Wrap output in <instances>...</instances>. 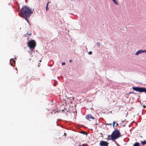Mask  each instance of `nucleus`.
Wrapping results in <instances>:
<instances>
[{"label": "nucleus", "mask_w": 146, "mask_h": 146, "mask_svg": "<svg viewBox=\"0 0 146 146\" xmlns=\"http://www.w3.org/2000/svg\"><path fill=\"white\" fill-rule=\"evenodd\" d=\"M108 144L106 141H102L100 142V146H108Z\"/></svg>", "instance_id": "obj_5"}, {"label": "nucleus", "mask_w": 146, "mask_h": 146, "mask_svg": "<svg viewBox=\"0 0 146 146\" xmlns=\"http://www.w3.org/2000/svg\"><path fill=\"white\" fill-rule=\"evenodd\" d=\"M133 146H140L139 143L138 142L135 143L133 145Z\"/></svg>", "instance_id": "obj_9"}, {"label": "nucleus", "mask_w": 146, "mask_h": 146, "mask_svg": "<svg viewBox=\"0 0 146 146\" xmlns=\"http://www.w3.org/2000/svg\"><path fill=\"white\" fill-rule=\"evenodd\" d=\"M28 46L32 49L35 48L36 45V43L35 40H30L28 42Z\"/></svg>", "instance_id": "obj_4"}, {"label": "nucleus", "mask_w": 146, "mask_h": 146, "mask_svg": "<svg viewBox=\"0 0 146 146\" xmlns=\"http://www.w3.org/2000/svg\"><path fill=\"white\" fill-rule=\"evenodd\" d=\"M60 112V110L59 111L58 109H56L55 110H53L52 111H51V113H53V112H54V113L55 114L56 113Z\"/></svg>", "instance_id": "obj_8"}, {"label": "nucleus", "mask_w": 146, "mask_h": 146, "mask_svg": "<svg viewBox=\"0 0 146 146\" xmlns=\"http://www.w3.org/2000/svg\"><path fill=\"white\" fill-rule=\"evenodd\" d=\"M65 62H62V65H65Z\"/></svg>", "instance_id": "obj_17"}, {"label": "nucleus", "mask_w": 146, "mask_h": 146, "mask_svg": "<svg viewBox=\"0 0 146 146\" xmlns=\"http://www.w3.org/2000/svg\"><path fill=\"white\" fill-rule=\"evenodd\" d=\"M62 111H64V110H62Z\"/></svg>", "instance_id": "obj_30"}, {"label": "nucleus", "mask_w": 146, "mask_h": 146, "mask_svg": "<svg viewBox=\"0 0 146 146\" xmlns=\"http://www.w3.org/2000/svg\"><path fill=\"white\" fill-rule=\"evenodd\" d=\"M86 133V132H85L84 131L83 133Z\"/></svg>", "instance_id": "obj_29"}, {"label": "nucleus", "mask_w": 146, "mask_h": 146, "mask_svg": "<svg viewBox=\"0 0 146 146\" xmlns=\"http://www.w3.org/2000/svg\"><path fill=\"white\" fill-rule=\"evenodd\" d=\"M16 70H17V68H16Z\"/></svg>", "instance_id": "obj_27"}, {"label": "nucleus", "mask_w": 146, "mask_h": 146, "mask_svg": "<svg viewBox=\"0 0 146 146\" xmlns=\"http://www.w3.org/2000/svg\"><path fill=\"white\" fill-rule=\"evenodd\" d=\"M78 146H85V145H79Z\"/></svg>", "instance_id": "obj_18"}, {"label": "nucleus", "mask_w": 146, "mask_h": 146, "mask_svg": "<svg viewBox=\"0 0 146 146\" xmlns=\"http://www.w3.org/2000/svg\"><path fill=\"white\" fill-rule=\"evenodd\" d=\"M135 92H130L129 94H135Z\"/></svg>", "instance_id": "obj_15"}, {"label": "nucleus", "mask_w": 146, "mask_h": 146, "mask_svg": "<svg viewBox=\"0 0 146 146\" xmlns=\"http://www.w3.org/2000/svg\"><path fill=\"white\" fill-rule=\"evenodd\" d=\"M72 60H70V62H72Z\"/></svg>", "instance_id": "obj_19"}, {"label": "nucleus", "mask_w": 146, "mask_h": 146, "mask_svg": "<svg viewBox=\"0 0 146 146\" xmlns=\"http://www.w3.org/2000/svg\"><path fill=\"white\" fill-rule=\"evenodd\" d=\"M66 135V133H64V135Z\"/></svg>", "instance_id": "obj_26"}, {"label": "nucleus", "mask_w": 146, "mask_h": 146, "mask_svg": "<svg viewBox=\"0 0 146 146\" xmlns=\"http://www.w3.org/2000/svg\"><path fill=\"white\" fill-rule=\"evenodd\" d=\"M11 61H12L13 62H14V64L15 63V60L14 59H11L10 60V62H11Z\"/></svg>", "instance_id": "obj_13"}, {"label": "nucleus", "mask_w": 146, "mask_h": 146, "mask_svg": "<svg viewBox=\"0 0 146 146\" xmlns=\"http://www.w3.org/2000/svg\"><path fill=\"white\" fill-rule=\"evenodd\" d=\"M86 133V132H85L84 131L83 133Z\"/></svg>", "instance_id": "obj_28"}, {"label": "nucleus", "mask_w": 146, "mask_h": 146, "mask_svg": "<svg viewBox=\"0 0 146 146\" xmlns=\"http://www.w3.org/2000/svg\"><path fill=\"white\" fill-rule=\"evenodd\" d=\"M11 65L12 66H13V63H11Z\"/></svg>", "instance_id": "obj_20"}, {"label": "nucleus", "mask_w": 146, "mask_h": 146, "mask_svg": "<svg viewBox=\"0 0 146 146\" xmlns=\"http://www.w3.org/2000/svg\"><path fill=\"white\" fill-rule=\"evenodd\" d=\"M49 3V2H48V3H47L46 5V11H47L48 10V5Z\"/></svg>", "instance_id": "obj_10"}, {"label": "nucleus", "mask_w": 146, "mask_h": 146, "mask_svg": "<svg viewBox=\"0 0 146 146\" xmlns=\"http://www.w3.org/2000/svg\"><path fill=\"white\" fill-rule=\"evenodd\" d=\"M92 53V51H90L88 52V54H91Z\"/></svg>", "instance_id": "obj_14"}, {"label": "nucleus", "mask_w": 146, "mask_h": 146, "mask_svg": "<svg viewBox=\"0 0 146 146\" xmlns=\"http://www.w3.org/2000/svg\"><path fill=\"white\" fill-rule=\"evenodd\" d=\"M29 35H31V33H30V34H28Z\"/></svg>", "instance_id": "obj_23"}, {"label": "nucleus", "mask_w": 146, "mask_h": 146, "mask_svg": "<svg viewBox=\"0 0 146 146\" xmlns=\"http://www.w3.org/2000/svg\"><path fill=\"white\" fill-rule=\"evenodd\" d=\"M143 107L144 108H145L146 107V106H143Z\"/></svg>", "instance_id": "obj_21"}, {"label": "nucleus", "mask_w": 146, "mask_h": 146, "mask_svg": "<svg viewBox=\"0 0 146 146\" xmlns=\"http://www.w3.org/2000/svg\"><path fill=\"white\" fill-rule=\"evenodd\" d=\"M118 125V123H116V125Z\"/></svg>", "instance_id": "obj_24"}, {"label": "nucleus", "mask_w": 146, "mask_h": 146, "mask_svg": "<svg viewBox=\"0 0 146 146\" xmlns=\"http://www.w3.org/2000/svg\"><path fill=\"white\" fill-rule=\"evenodd\" d=\"M120 137V133L117 129H115L112 133L111 135H108L107 140H114Z\"/></svg>", "instance_id": "obj_2"}, {"label": "nucleus", "mask_w": 146, "mask_h": 146, "mask_svg": "<svg viewBox=\"0 0 146 146\" xmlns=\"http://www.w3.org/2000/svg\"><path fill=\"white\" fill-rule=\"evenodd\" d=\"M86 118L87 119L89 120H90V119H94V117H92L91 115H87L86 117Z\"/></svg>", "instance_id": "obj_7"}, {"label": "nucleus", "mask_w": 146, "mask_h": 146, "mask_svg": "<svg viewBox=\"0 0 146 146\" xmlns=\"http://www.w3.org/2000/svg\"><path fill=\"white\" fill-rule=\"evenodd\" d=\"M111 124V123H110V124H107L108 125H110Z\"/></svg>", "instance_id": "obj_22"}, {"label": "nucleus", "mask_w": 146, "mask_h": 146, "mask_svg": "<svg viewBox=\"0 0 146 146\" xmlns=\"http://www.w3.org/2000/svg\"><path fill=\"white\" fill-rule=\"evenodd\" d=\"M115 121H114L113 122V127L114 126V125H115Z\"/></svg>", "instance_id": "obj_16"}, {"label": "nucleus", "mask_w": 146, "mask_h": 146, "mask_svg": "<svg viewBox=\"0 0 146 146\" xmlns=\"http://www.w3.org/2000/svg\"><path fill=\"white\" fill-rule=\"evenodd\" d=\"M33 13L31 10L26 6L23 7L21 9V11L19 13L20 16L23 17L27 21V18H29Z\"/></svg>", "instance_id": "obj_1"}, {"label": "nucleus", "mask_w": 146, "mask_h": 146, "mask_svg": "<svg viewBox=\"0 0 146 146\" xmlns=\"http://www.w3.org/2000/svg\"><path fill=\"white\" fill-rule=\"evenodd\" d=\"M146 52V50H140L137 51L135 54V55H137L139 54L140 53Z\"/></svg>", "instance_id": "obj_6"}, {"label": "nucleus", "mask_w": 146, "mask_h": 146, "mask_svg": "<svg viewBox=\"0 0 146 146\" xmlns=\"http://www.w3.org/2000/svg\"><path fill=\"white\" fill-rule=\"evenodd\" d=\"M29 39V37L27 38V40H28Z\"/></svg>", "instance_id": "obj_25"}, {"label": "nucleus", "mask_w": 146, "mask_h": 146, "mask_svg": "<svg viewBox=\"0 0 146 146\" xmlns=\"http://www.w3.org/2000/svg\"><path fill=\"white\" fill-rule=\"evenodd\" d=\"M132 88L134 91L138 92H139L146 93V88L138 87H133Z\"/></svg>", "instance_id": "obj_3"}, {"label": "nucleus", "mask_w": 146, "mask_h": 146, "mask_svg": "<svg viewBox=\"0 0 146 146\" xmlns=\"http://www.w3.org/2000/svg\"><path fill=\"white\" fill-rule=\"evenodd\" d=\"M141 143L143 145H144L146 144V140L144 141H141Z\"/></svg>", "instance_id": "obj_11"}, {"label": "nucleus", "mask_w": 146, "mask_h": 146, "mask_svg": "<svg viewBox=\"0 0 146 146\" xmlns=\"http://www.w3.org/2000/svg\"><path fill=\"white\" fill-rule=\"evenodd\" d=\"M113 1V2L116 5H118V3L115 0H112Z\"/></svg>", "instance_id": "obj_12"}]
</instances>
